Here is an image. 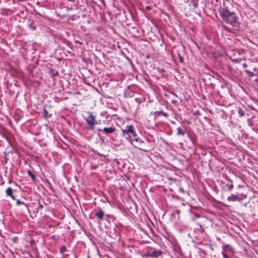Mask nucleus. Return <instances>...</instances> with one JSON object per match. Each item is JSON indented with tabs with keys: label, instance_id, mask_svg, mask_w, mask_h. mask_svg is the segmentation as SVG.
I'll use <instances>...</instances> for the list:
<instances>
[{
	"label": "nucleus",
	"instance_id": "nucleus-1",
	"mask_svg": "<svg viewBox=\"0 0 258 258\" xmlns=\"http://www.w3.org/2000/svg\"><path fill=\"white\" fill-rule=\"evenodd\" d=\"M220 17L225 22L232 26L234 30L238 31L240 29L238 18L234 12H230L229 11Z\"/></svg>",
	"mask_w": 258,
	"mask_h": 258
},
{
	"label": "nucleus",
	"instance_id": "nucleus-2",
	"mask_svg": "<svg viewBox=\"0 0 258 258\" xmlns=\"http://www.w3.org/2000/svg\"><path fill=\"white\" fill-rule=\"evenodd\" d=\"M122 132L123 135L128 136L132 141L138 142L137 136L134 131L133 125H127L125 129H122Z\"/></svg>",
	"mask_w": 258,
	"mask_h": 258
},
{
	"label": "nucleus",
	"instance_id": "nucleus-3",
	"mask_svg": "<svg viewBox=\"0 0 258 258\" xmlns=\"http://www.w3.org/2000/svg\"><path fill=\"white\" fill-rule=\"evenodd\" d=\"M88 116L85 119V120L88 124L87 128L89 130H93L94 126L98 123L97 121L96 120V116L93 114L92 112H89Z\"/></svg>",
	"mask_w": 258,
	"mask_h": 258
},
{
	"label": "nucleus",
	"instance_id": "nucleus-4",
	"mask_svg": "<svg viewBox=\"0 0 258 258\" xmlns=\"http://www.w3.org/2000/svg\"><path fill=\"white\" fill-rule=\"evenodd\" d=\"M230 5V2L229 0H222V2H220V6L218 8V12L220 14V16L229 11L228 6Z\"/></svg>",
	"mask_w": 258,
	"mask_h": 258
},
{
	"label": "nucleus",
	"instance_id": "nucleus-5",
	"mask_svg": "<svg viewBox=\"0 0 258 258\" xmlns=\"http://www.w3.org/2000/svg\"><path fill=\"white\" fill-rule=\"evenodd\" d=\"M222 248V251L221 253L223 258H230L226 254V252L227 251H229L232 253L235 252V250L234 247L229 244H223Z\"/></svg>",
	"mask_w": 258,
	"mask_h": 258
},
{
	"label": "nucleus",
	"instance_id": "nucleus-6",
	"mask_svg": "<svg viewBox=\"0 0 258 258\" xmlns=\"http://www.w3.org/2000/svg\"><path fill=\"white\" fill-rule=\"evenodd\" d=\"M162 253V252L161 250L151 248L147 251L145 255L157 258L161 255Z\"/></svg>",
	"mask_w": 258,
	"mask_h": 258
},
{
	"label": "nucleus",
	"instance_id": "nucleus-7",
	"mask_svg": "<svg viewBox=\"0 0 258 258\" xmlns=\"http://www.w3.org/2000/svg\"><path fill=\"white\" fill-rule=\"evenodd\" d=\"M99 131L103 132L104 133L106 134L113 133L115 132V128L113 127H103L102 128L98 129Z\"/></svg>",
	"mask_w": 258,
	"mask_h": 258
},
{
	"label": "nucleus",
	"instance_id": "nucleus-8",
	"mask_svg": "<svg viewBox=\"0 0 258 258\" xmlns=\"http://www.w3.org/2000/svg\"><path fill=\"white\" fill-rule=\"evenodd\" d=\"M6 194L7 196H10L13 200H16L15 196L13 195V189L9 187L6 190Z\"/></svg>",
	"mask_w": 258,
	"mask_h": 258
},
{
	"label": "nucleus",
	"instance_id": "nucleus-9",
	"mask_svg": "<svg viewBox=\"0 0 258 258\" xmlns=\"http://www.w3.org/2000/svg\"><path fill=\"white\" fill-rule=\"evenodd\" d=\"M227 200L229 202H235L239 200V198L237 195L232 194L228 197Z\"/></svg>",
	"mask_w": 258,
	"mask_h": 258
},
{
	"label": "nucleus",
	"instance_id": "nucleus-10",
	"mask_svg": "<svg viewBox=\"0 0 258 258\" xmlns=\"http://www.w3.org/2000/svg\"><path fill=\"white\" fill-rule=\"evenodd\" d=\"M95 215L99 219L102 220L103 218L104 212L102 210L99 209V210L96 213Z\"/></svg>",
	"mask_w": 258,
	"mask_h": 258
},
{
	"label": "nucleus",
	"instance_id": "nucleus-11",
	"mask_svg": "<svg viewBox=\"0 0 258 258\" xmlns=\"http://www.w3.org/2000/svg\"><path fill=\"white\" fill-rule=\"evenodd\" d=\"M154 114L156 116H159L160 115H162L165 117H167L168 116V114L167 113L164 112L163 111H155L154 113Z\"/></svg>",
	"mask_w": 258,
	"mask_h": 258
},
{
	"label": "nucleus",
	"instance_id": "nucleus-12",
	"mask_svg": "<svg viewBox=\"0 0 258 258\" xmlns=\"http://www.w3.org/2000/svg\"><path fill=\"white\" fill-rule=\"evenodd\" d=\"M185 133V131H183L180 127L177 128V135L183 136Z\"/></svg>",
	"mask_w": 258,
	"mask_h": 258
},
{
	"label": "nucleus",
	"instance_id": "nucleus-13",
	"mask_svg": "<svg viewBox=\"0 0 258 258\" xmlns=\"http://www.w3.org/2000/svg\"><path fill=\"white\" fill-rule=\"evenodd\" d=\"M199 0H191L190 4L192 5L194 9H196L198 6Z\"/></svg>",
	"mask_w": 258,
	"mask_h": 258
},
{
	"label": "nucleus",
	"instance_id": "nucleus-14",
	"mask_svg": "<svg viewBox=\"0 0 258 258\" xmlns=\"http://www.w3.org/2000/svg\"><path fill=\"white\" fill-rule=\"evenodd\" d=\"M229 59L231 60L232 61L235 63H239L241 61V58H232L231 56H229Z\"/></svg>",
	"mask_w": 258,
	"mask_h": 258
},
{
	"label": "nucleus",
	"instance_id": "nucleus-15",
	"mask_svg": "<svg viewBox=\"0 0 258 258\" xmlns=\"http://www.w3.org/2000/svg\"><path fill=\"white\" fill-rule=\"evenodd\" d=\"M27 173L28 175L31 177L32 180L34 181L35 179V175L29 170H28Z\"/></svg>",
	"mask_w": 258,
	"mask_h": 258
},
{
	"label": "nucleus",
	"instance_id": "nucleus-16",
	"mask_svg": "<svg viewBox=\"0 0 258 258\" xmlns=\"http://www.w3.org/2000/svg\"><path fill=\"white\" fill-rule=\"evenodd\" d=\"M245 73L246 74V75L250 78H252L254 76V74L247 70H245Z\"/></svg>",
	"mask_w": 258,
	"mask_h": 258
},
{
	"label": "nucleus",
	"instance_id": "nucleus-17",
	"mask_svg": "<svg viewBox=\"0 0 258 258\" xmlns=\"http://www.w3.org/2000/svg\"><path fill=\"white\" fill-rule=\"evenodd\" d=\"M66 249H67V248H66V246H64V245L61 246L59 249L60 253L61 254L63 253L66 251Z\"/></svg>",
	"mask_w": 258,
	"mask_h": 258
},
{
	"label": "nucleus",
	"instance_id": "nucleus-18",
	"mask_svg": "<svg viewBox=\"0 0 258 258\" xmlns=\"http://www.w3.org/2000/svg\"><path fill=\"white\" fill-rule=\"evenodd\" d=\"M16 200V205L17 206H19L20 205H24L26 208L27 207V204H25L24 202H21L19 200Z\"/></svg>",
	"mask_w": 258,
	"mask_h": 258
},
{
	"label": "nucleus",
	"instance_id": "nucleus-19",
	"mask_svg": "<svg viewBox=\"0 0 258 258\" xmlns=\"http://www.w3.org/2000/svg\"><path fill=\"white\" fill-rule=\"evenodd\" d=\"M238 112L240 116H243L245 114V111L241 109H239Z\"/></svg>",
	"mask_w": 258,
	"mask_h": 258
},
{
	"label": "nucleus",
	"instance_id": "nucleus-20",
	"mask_svg": "<svg viewBox=\"0 0 258 258\" xmlns=\"http://www.w3.org/2000/svg\"><path fill=\"white\" fill-rule=\"evenodd\" d=\"M226 187L228 190L231 191L233 187V185L232 184H227Z\"/></svg>",
	"mask_w": 258,
	"mask_h": 258
},
{
	"label": "nucleus",
	"instance_id": "nucleus-21",
	"mask_svg": "<svg viewBox=\"0 0 258 258\" xmlns=\"http://www.w3.org/2000/svg\"><path fill=\"white\" fill-rule=\"evenodd\" d=\"M50 74H51V75L52 76H56L58 75V73L57 71L53 72L52 70H51L50 72Z\"/></svg>",
	"mask_w": 258,
	"mask_h": 258
},
{
	"label": "nucleus",
	"instance_id": "nucleus-22",
	"mask_svg": "<svg viewBox=\"0 0 258 258\" xmlns=\"http://www.w3.org/2000/svg\"><path fill=\"white\" fill-rule=\"evenodd\" d=\"M178 57H179V60L180 62H183V58L181 56V55L178 53Z\"/></svg>",
	"mask_w": 258,
	"mask_h": 258
},
{
	"label": "nucleus",
	"instance_id": "nucleus-23",
	"mask_svg": "<svg viewBox=\"0 0 258 258\" xmlns=\"http://www.w3.org/2000/svg\"><path fill=\"white\" fill-rule=\"evenodd\" d=\"M47 114H48V112L46 110V109H44V111H43V115H44V116L45 117H47Z\"/></svg>",
	"mask_w": 258,
	"mask_h": 258
},
{
	"label": "nucleus",
	"instance_id": "nucleus-24",
	"mask_svg": "<svg viewBox=\"0 0 258 258\" xmlns=\"http://www.w3.org/2000/svg\"><path fill=\"white\" fill-rule=\"evenodd\" d=\"M33 23H31L29 25V27L33 30H35V27L33 26Z\"/></svg>",
	"mask_w": 258,
	"mask_h": 258
},
{
	"label": "nucleus",
	"instance_id": "nucleus-25",
	"mask_svg": "<svg viewBox=\"0 0 258 258\" xmlns=\"http://www.w3.org/2000/svg\"><path fill=\"white\" fill-rule=\"evenodd\" d=\"M184 122H186L188 124H190L191 123V122L190 120H184Z\"/></svg>",
	"mask_w": 258,
	"mask_h": 258
},
{
	"label": "nucleus",
	"instance_id": "nucleus-26",
	"mask_svg": "<svg viewBox=\"0 0 258 258\" xmlns=\"http://www.w3.org/2000/svg\"><path fill=\"white\" fill-rule=\"evenodd\" d=\"M146 10L148 11H150L151 10V7L150 6H148L146 7Z\"/></svg>",
	"mask_w": 258,
	"mask_h": 258
},
{
	"label": "nucleus",
	"instance_id": "nucleus-27",
	"mask_svg": "<svg viewBox=\"0 0 258 258\" xmlns=\"http://www.w3.org/2000/svg\"><path fill=\"white\" fill-rule=\"evenodd\" d=\"M101 2L103 4L104 6H106V3L105 2L104 0H101Z\"/></svg>",
	"mask_w": 258,
	"mask_h": 258
},
{
	"label": "nucleus",
	"instance_id": "nucleus-28",
	"mask_svg": "<svg viewBox=\"0 0 258 258\" xmlns=\"http://www.w3.org/2000/svg\"><path fill=\"white\" fill-rule=\"evenodd\" d=\"M242 66L244 68H245L247 67V64L246 63H243Z\"/></svg>",
	"mask_w": 258,
	"mask_h": 258
},
{
	"label": "nucleus",
	"instance_id": "nucleus-29",
	"mask_svg": "<svg viewBox=\"0 0 258 258\" xmlns=\"http://www.w3.org/2000/svg\"><path fill=\"white\" fill-rule=\"evenodd\" d=\"M140 149L141 150H143V151H144L145 152H147V151H148L149 150V149H141V148H140Z\"/></svg>",
	"mask_w": 258,
	"mask_h": 258
},
{
	"label": "nucleus",
	"instance_id": "nucleus-30",
	"mask_svg": "<svg viewBox=\"0 0 258 258\" xmlns=\"http://www.w3.org/2000/svg\"><path fill=\"white\" fill-rule=\"evenodd\" d=\"M191 140L192 143L193 144H195V142H194V141L193 139H191Z\"/></svg>",
	"mask_w": 258,
	"mask_h": 258
},
{
	"label": "nucleus",
	"instance_id": "nucleus-31",
	"mask_svg": "<svg viewBox=\"0 0 258 258\" xmlns=\"http://www.w3.org/2000/svg\"><path fill=\"white\" fill-rule=\"evenodd\" d=\"M196 114H197V115H200V113H199V111H197L196 112Z\"/></svg>",
	"mask_w": 258,
	"mask_h": 258
},
{
	"label": "nucleus",
	"instance_id": "nucleus-32",
	"mask_svg": "<svg viewBox=\"0 0 258 258\" xmlns=\"http://www.w3.org/2000/svg\"><path fill=\"white\" fill-rule=\"evenodd\" d=\"M68 1L69 2H73L74 1V0H68Z\"/></svg>",
	"mask_w": 258,
	"mask_h": 258
},
{
	"label": "nucleus",
	"instance_id": "nucleus-33",
	"mask_svg": "<svg viewBox=\"0 0 258 258\" xmlns=\"http://www.w3.org/2000/svg\"><path fill=\"white\" fill-rule=\"evenodd\" d=\"M40 207H41V208H42V207H43L42 205H40Z\"/></svg>",
	"mask_w": 258,
	"mask_h": 258
},
{
	"label": "nucleus",
	"instance_id": "nucleus-34",
	"mask_svg": "<svg viewBox=\"0 0 258 258\" xmlns=\"http://www.w3.org/2000/svg\"><path fill=\"white\" fill-rule=\"evenodd\" d=\"M219 0H216V2H218Z\"/></svg>",
	"mask_w": 258,
	"mask_h": 258
},
{
	"label": "nucleus",
	"instance_id": "nucleus-35",
	"mask_svg": "<svg viewBox=\"0 0 258 258\" xmlns=\"http://www.w3.org/2000/svg\"><path fill=\"white\" fill-rule=\"evenodd\" d=\"M191 134H189V136L190 138Z\"/></svg>",
	"mask_w": 258,
	"mask_h": 258
}]
</instances>
